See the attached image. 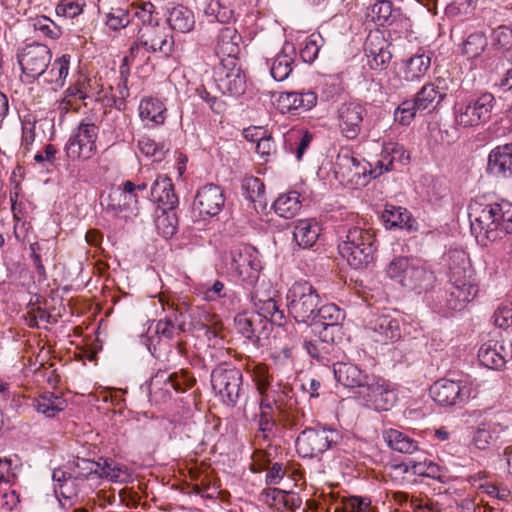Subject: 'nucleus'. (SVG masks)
<instances>
[{"instance_id": "37", "label": "nucleus", "mask_w": 512, "mask_h": 512, "mask_svg": "<svg viewBox=\"0 0 512 512\" xmlns=\"http://www.w3.org/2000/svg\"><path fill=\"white\" fill-rule=\"evenodd\" d=\"M33 406L46 417H54L66 408L67 402L62 396L46 391L34 399Z\"/></svg>"}, {"instance_id": "4", "label": "nucleus", "mask_w": 512, "mask_h": 512, "mask_svg": "<svg viewBox=\"0 0 512 512\" xmlns=\"http://www.w3.org/2000/svg\"><path fill=\"white\" fill-rule=\"evenodd\" d=\"M338 249L352 268L366 267L373 261L376 251L374 234L360 227L349 228Z\"/></svg>"}, {"instance_id": "25", "label": "nucleus", "mask_w": 512, "mask_h": 512, "mask_svg": "<svg viewBox=\"0 0 512 512\" xmlns=\"http://www.w3.org/2000/svg\"><path fill=\"white\" fill-rule=\"evenodd\" d=\"M234 322L237 332L254 344L260 340L264 330H266L264 320L254 313H239Z\"/></svg>"}, {"instance_id": "50", "label": "nucleus", "mask_w": 512, "mask_h": 512, "mask_svg": "<svg viewBox=\"0 0 512 512\" xmlns=\"http://www.w3.org/2000/svg\"><path fill=\"white\" fill-rule=\"evenodd\" d=\"M243 196L255 203L259 202L260 204L265 201V185L264 183L257 177L248 176L245 177L242 181L241 185Z\"/></svg>"}, {"instance_id": "60", "label": "nucleus", "mask_w": 512, "mask_h": 512, "mask_svg": "<svg viewBox=\"0 0 512 512\" xmlns=\"http://www.w3.org/2000/svg\"><path fill=\"white\" fill-rule=\"evenodd\" d=\"M276 421L269 411H261L258 418V432L264 440H271L276 434Z\"/></svg>"}, {"instance_id": "14", "label": "nucleus", "mask_w": 512, "mask_h": 512, "mask_svg": "<svg viewBox=\"0 0 512 512\" xmlns=\"http://www.w3.org/2000/svg\"><path fill=\"white\" fill-rule=\"evenodd\" d=\"M359 396L368 406L378 411L390 410L397 400L396 393L390 388V385L384 379L373 374L362 391L359 392Z\"/></svg>"}, {"instance_id": "22", "label": "nucleus", "mask_w": 512, "mask_h": 512, "mask_svg": "<svg viewBox=\"0 0 512 512\" xmlns=\"http://www.w3.org/2000/svg\"><path fill=\"white\" fill-rule=\"evenodd\" d=\"M151 199L157 209L174 210L179 201L172 180L166 175H158L151 186Z\"/></svg>"}, {"instance_id": "34", "label": "nucleus", "mask_w": 512, "mask_h": 512, "mask_svg": "<svg viewBox=\"0 0 512 512\" xmlns=\"http://www.w3.org/2000/svg\"><path fill=\"white\" fill-rule=\"evenodd\" d=\"M320 234L318 223L312 219H301L295 223L293 240L303 249L312 247Z\"/></svg>"}, {"instance_id": "2", "label": "nucleus", "mask_w": 512, "mask_h": 512, "mask_svg": "<svg viewBox=\"0 0 512 512\" xmlns=\"http://www.w3.org/2000/svg\"><path fill=\"white\" fill-rule=\"evenodd\" d=\"M449 258L451 259L449 266L451 286L446 299L447 306L452 310L460 311L476 297L478 288L472 278L470 261L465 252L453 251Z\"/></svg>"}, {"instance_id": "10", "label": "nucleus", "mask_w": 512, "mask_h": 512, "mask_svg": "<svg viewBox=\"0 0 512 512\" xmlns=\"http://www.w3.org/2000/svg\"><path fill=\"white\" fill-rule=\"evenodd\" d=\"M337 433L334 430L314 427L303 430L296 439V450L303 458L316 457L336 442Z\"/></svg>"}, {"instance_id": "48", "label": "nucleus", "mask_w": 512, "mask_h": 512, "mask_svg": "<svg viewBox=\"0 0 512 512\" xmlns=\"http://www.w3.org/2000/svg\"><path fill=\"white\" fill-rule=\"evenodd\" d=\"M478 358L487 368L498 370L504 367L501 354L497 352V340L491 339L483 343L479 348Z\"/></svg>"}, {"instance_id": "28", "label": "nucleus", "mask_w": 512, "mask_h": 512, "mask_svg": "<svg viewBox=\"0 0 512 512\" xmlns=\"http://www.w3.org/2000/svg\"><path fill=\"white\" fill-rule=\"evenodd\" d=\"M342 317L341 310L334 304H327L318 307L315 320L311 324L316 328L322 327L321 337L333 340V330H339V320Z\"/></svg>"}, {"instance_id": "11", "label": "nucleus", "mask_w": 512, "mask_h": 512, "mask_svg": "<svg viewBox=\"0 0 512 512\" xmlns=\"http://www.w3.org/2000/svg\"><path fill=\"white\" fill-rule=\"evenodd\" d=\"M99 128L91 122H81L66 144L67 156L72 159H90L96 152Z\"/></svg>"}, {"instance_id": "46", "label": "nucleus", "mask_w": 512, "mask_h": 512, "mask_svg": "<svg viewBox=\"0 0 512 512\" xmlns=\"http://www.w3.org/2000/svg\"><path fill=\"white\" fill-rule=\"evenodd\" d=\"M31 250V258L33 260V265L36 268V271L39 276L45 277L46 270L43 265V259L45 261L52 260L54 258V248L50 245L48 241L43 242H34L30 244Z\"/></svg>"}, {"instance_id": "44", "label": "nucleus", "mask_w": 512, "mask_h": 512, "mask_svg": "<svg viewBox=\"0 0 512 512\" xmlns=\"http://www.w3.org/2000/svg\"><path fill=\"white\" fill-rule=\"evenodd\" d=\"M412 277L411 285H407L406 288L416 291L419 294L432 289L436 282V276L434 272L421 261Z\"/></svg>"}, {"instance_id": "61", "label": "nucleus", "mask_w": 512, "mask_h": 512, "mask_svg": "<svg viewBox=\"0 0 512 512\" xmlns=\"http://www.w3.org/2000/svg\"><path fill=\"white\" fill-rule=\"evenodd\" d=\"M130 21L129 11L123 8H112L106 15V25L112 30L125 28Z\"/></svg>"}, {"instance_id": "38", "label": "nucleus", "mask_w": 512, "mask_h": 512, "mask_svg": "<svg viewBox=\"0 0 512 512\" xmlns=\"http://www.w3.org/2000/svg\"><path fill=\"white\" fill-rule=\"evenodd\" d=\"M91 80L79 79L74 85H71L66 91L61 105L65 110H77L79 108V101L92 98L90 93Z\"/></svg>"}, {"instance_id": "45", "label": "nucleus", "mask_w": 512, "mask_h": 512, "mask_svg": "<svg viewBox=\"0 0 512 512\" xmlns=\"http://www.w3.org/2000/svg\"><path fill=\"white\" fill-rule=\"evenodd\" d=\"M500 427L501 425L497 422H481L473 435L472 444L477 449H486L491 444V442L497 437L498 428Z\"/></svg>"}, {"instance_id": "13", "label": "nucleus", "mask_w": 512, "mask_h": 512, "mask_svg": "<svg viewBox=\"0 0 512 512\" xmlns=\"http://www.w3.org/2000/svg\"><path fill=\"white\" fill-rule=\"evenodd\" d=\"M364 338L376 345H387L401 338L400 321L390 315L371 317L363 330Z\"/></svg>"}, {"instance_id": "47", "label": "nucleus", "mask_w": 512, "mask_h": 512, "mask_svg": "<svg viewBox=\"0 0 512 512\" xmlns=\"http://www.w3.org/2000/svg\"><path fill=\"white\" fill-rule=\"evenodd\" d=\"M488 45L484 32L476 31L467 36L462 43V54L468 59H475L482 55Z\"/></svg>"}, {"instance_id": "1", "label": "nucleus", "mask_w": 512, "mask_h": 512, "mask_svg": "<svg viewBox=\"0 0 512 512\" xmlns=\"http://www.w3.org/2000/svg\"><path fill=\"white\" fill-rule=\"evenodd\" d=\"M471 230L484 242L505 240L512 247V203L506 200L486 202L483 198L471 200L468 206Z\"/></svg>"}, {"instance_id": "30", "label": "nucleus", "mask_w": 512, "mask_h": 512, "mask_svg": "<svg viewBox=\"0 0 512 512\" xmlns=\"http://www.w3.org/2000/svg\"><path fill=\"white\" fill-rule=\"evenodd\" d=\"M371 20L379 26L392 25L405 20L400 7H394L390 0H378L368 12Z\"/></svg>"}, {"instance_id": "41", "label": "nucleus", "mask_w": 512, "mask_h": 512, "mask_svg": "<svg viewBox=\"0 0 512 512\" xmlns=\"http://www.w3.org/2000/svg\"><path fill=\"white\" fill-rule=\"evenodd\" d=\"M301 207L300 195L296 191L279 195L273 203L275 213L286 219H291L297 215Z\"/></svg>"}, {"instance_id": "19", "label": "nucleus", "mask_w": 512, "mask_h": 512, "mask_svg": "<svg viewBox=\"0 0 512 512\" xmlns=\"http://www.w3.org/2000/svg\"><path fill=\"white\" fill-rule=\"evenodd\" d=\"M365 165L355 158L348 150L340 151L334 163L336 177L342 182L357 184L361 176L366 174Z\"/></svg>"}, {"instance_id": "24", "label": "nucleus", "mask_w": 512, "mask_h": 512, "mask_svg": "<svg viewBox=\"0 0 512 512\" xmlns=\"http://www.w3.org/2000/svg\"><path fill=\"white\" fill-rule=\"evenodd\" d=\"M276 102L281 113L298 109L309 110L316 105L317 94L313 91L284 92L278 96Z\"/></svg>"}, {"instance_id": "35", "label": "nucleus", "mask_w": 512, "mask_h": 512, "mask_svg": "<svg viewBox=\"0 0 512 512\" xmlns=\"http://www.w3.org/2000/svg\"><path fill=\"white\" fill-rule=\"evenodd\" d=\"M295 49L290 44H285L282 51L273 59L270 73L276 81H283L292 72Z\"/></svg>"}, {"instance_id": "27", "label": "nucleus", "mask_w": 512, "mask_h": 512, "mask_svg": "<svg viewBox=\"0 0 512 512\" xmlns=\"http://www.w3.org/2000/svg\"><path fill=\"white\" fill-rule=\"evenodd\" d=\"M241 36L234 27L227 26L221 28L217 36L215 53L222 62V58H234L240 53L239 43Z\"/></svg>"}, {"instance_id": "59", "label": "nucleus", "mask_w": 512, "mask_h": 512, "mask_svg": "<svg viewBox=\"0 0 512 512\" xmlns=\"http://www.w3.org/2000/svg\"><path fill=\"white\" fill-rule=\"evenodd\" d=\"M417 112L416 103L413 99L403 101L394 112V119L402 125H409Z\"/></svg>"}, {"instance_id": "52", "label": "nucleus", "mask_w": 512, "mask_h": 512, "mask_svg": "<svg viewBox=\"0 0 512 512\" xmlns=\"http://www.w3.org/2000/svg\"><path fill=\"white\" fill-rule=\"evenodd\" d=\"M70 60L71 56L69 54H63L60 58L56 59L47 74L46 81L62 87L69 74Z\"/></svg>"}, {"instance_id": "49", "label": "nucleus", "mask_w": 512, "mask_h": 512, "mask_svg": "<svg viewBox=\"0 0 512 512\" xmlns=\"http://www.w3.org/2000/svg\"><path fill=\"white\" fill-rule=\"evenodd\" d=\"M375 42L384 44L383 38H381L378 34L369 35L365 42V51L368 52V56L372 57V62H374L375 67H384L391 59V54L389 51L383 48V46L376 47Z\"/></svg>"}, {"instance_id": "15", "label": "nucleus", "mask_w": 512, "mask_h": 512, "mask_svg": "<svg viewBox=\"0 0 512 512\" xmlns=\"http://www.w3.org/2000/svg\"><path fill=\"white\" fill-rule=\"evenodd\" d=\"M147 189L146 183L135 184L130 180L123 183L122 187L111 190L105 202L102 203L107 211L118 214L124 210H133L137 207L139 192Z\"/></svg>"}, {"instance_id": "20", "label": "nucleus", "mask_w": 512, "mask_h": 512, "mask_svg": "<svg viewBox=\"0 0 512 512\" xmlns=\"http://www.w3.org/2000/svg\"><path fill=\"white\" fill-rule=\"evenodd\" d=\"M448 87L444 79L437 78L435 82L425 84L413 99L416 108L421 111L433 110L446 97Z\"/></svg>"}, {"instance_id": "3", "label": "nucleus", "mask_w": 512, "mask_h": 512, "mask_svg": "<svg viewBox=\"0 0 512 512\" xmlns=\"http://www.w3.org/2000/svg\"><path fill=\"white\" fill-rule=\"evenodd\" d=\"M153 12L154 5L150 2H143L135 7V16L142 24L138 30V42L130 48L131 56L138 49V45L149 52H159L164 56H169L173 50V37L154 19Z\"/></svg>"}, {"instance_id": "40", "label": "nucleus", "mask_w": 512, "mask_h": 512, "mask_svg": "<svg viewBox=\"0 0 512 512\" xmlns=\"http://www.w3.org/2000/svg\"><path fill=\"white\" fill-rule=\"evenodd\" d=\"M382 217L387 225L407 230L414 229L415 220L411 213L403 207L386 204Z\"/></svg>"}, {"instance_id": "8", "label": "nucleus", "mask_w": 512, "mask_h": 512, "mask_svg": "<svg viewBox=\"0 0 512 512\" xmlns=\"http://www.w3.org/2000/svg\"><path fill=\"white\" fill-rule=\"evenodd\" d=\"M195 379L185 371L171 373L158 372L150 381V399L155 403H165L171 398V392L183 393L190 389Z\"/></svg>"}, {"instance_id": "29", "label": "nucleus", "mask_w": 512, "mask_h": 512, "mask_svg": "<svg viewBox=\"0 0 512 512\" xmlns=\"http://www.w3.org/2000/svg\"><path fill=\"white\" fill-rule=\"evenodd\" d=\"M419 263L418 259L400 256L389 263L386 272L389 278L406 288L407 285H411V278Z\"/></svg>"}, {"instance_id": "26", "label": "nucleus", "mask_w": 512, "mask_h": 512, "mask_svg": "<svg viewBox=\"0 0 512 512\" xmlns=\"http://www.w3.org/2000/svg\"><path fill=\"white\" fill-rule=\"evenodd\" d=\"M263 501L277 511L293 512L300 507L302 499L297 493L287 492L278 488H268L262 493Z\"/></svg>"}, {"instance_id": "56", "label": "nucleus", "mask_w": 512, "mask_h": 512, "mask_svg": "<svg viewBox=\"0 0 512 512\" xmlns=\"http://www.w3.org/2000/svg\"><path fill=\"white\" fill-rule=\"evenodd\" d=\"M383 149L387 160H391V167L393 169L394 163H400L401 165L409 163L410 156L403 145L395 142H389L384 144Z\"/></svg>"}, {"instance_id": "12", "label": "nucleus", "mask_w": 512, "mask_h": 512, "mask_svg": "<svg viewBox=\"0 0 512 512\" xmlns=\"http://www.w3.org/2000/svg\"><path fill=\"white\" fill-rule=\"evenodd\" d=\"M52 58L50 49L39 43L26 45L17 55L18 63L26 77L35 80L43 75Z\"/></svg>"}, {"instance_id": "33", "label": "nucleus", "mask_w": 512, "mask_h": 512, "mask_svg": "<svg viewBox=\"0 0 512 512\" xmlns=\"http://www.w3.org/2000/svg\"><path fill=\"white\" fill-rule=\"evenodd\" d=\"M492 47L501 52L494 55L497 60L494 69L503 68L504 62L512 58V30L504 25L497 27L492 33Z\"/></svg>"}, {"instance_id": "17", "label": "nucleus", "mask_w": 512, "mask_h": 512, "mask_svg": "<svg viewBox=\"0 0 512 512\" xmlns=\"http://www.w3.org/2000/svg\"><path fill=\"white\" fill-rule=\"evenodd\" d=\"M430 394L433 400L441 406H455L466 402L470 391L460 382L440 379L431 386Z\"/></svg>"}, {"instance_id": "18", "label": "nucleus", "mask_w": 512, "mask_h": 512, "mask_svg": "<svg viewBox=\"0 0 512 512\" xmlns=\"http://www.w3.org/2000/svg\"><path fill=\"white\" fill-rule=\"evenodd\" d=\"M225 197L218 185L206 184L196 194L194 207L201 216L214 217L223 209Z\"/></svg>"}, {"instance_id": "39", "label": "nucleus", "mask_w": 512, "mask_h": 512, "mask_svg": "<svg viewBox=\"0 0 512 512\" xmlns=\"http://www.w3.org/2000/svg\"><path fill=\"white\" fill-rule=\"evenodd\" d=\"M431 66V58L425 53H417L404 62L403 77L406 81L420 80Z\"/></svg>"}, {"instance_id": "58", "label": "nucleus", "mask_w": 512, "mask_h": 512, "mask_svg": "<svg viewBox=\"0 0 512 512\" xmlns=\"http://www.w3.org/2000/svg\"><path fill=\"white\" fill-rule=\"evenodd\" d=\"M231 256L233 262L232 266L240 275L247 271V267L253 268L251 249L249 247L244 246L233 250Z\"/></svg>"}, {"instance_id": "62", "label": "nucleus", "mask_w": 512, "mask_h": 512, "mask_svg": "<svg viewBox=\"0 0 512 512\" xmlns=\"http://www.w3.org/2000/svg\"><path fill=\"white\" fill-rule=\"evenodd\" d=\"M252 376L260 395H264L270 386L271 380L268 367L265 364L260 363L253 365Z\"/></svg>"}, {"instance_id": "32", "label": "nucleus", "mask_w": 512, "mask_h": 512, "mask_svg": "<svg viewBox=\"0 0 512 512\" xmlns=\"http://www.w3.org/2000/svg\"><path fill=\"white\" fill-rule=\"evenodd\" d=\"M183 314L171 306L166 316L156 323L155 332L160 339L172 340L185 331Z\"/></svg>"}, {"instance_id": "9", "label": "nucleus", "mask_w": 512, "mask_h": 512, "mask_svg": "<svg viewBox=\"0 0 512 512\" xmlns=\"http://www.w3.org/2000/svg\"><path fill=\"white\" fill-rule=\"evenodd\" d=\"M214 82L223 95L239 96L246 89V77L234 58H222L214 69Z\"/></svg>"}, {"instance_id": "53", "label": "nucleus", "mask_w": 512, "mask_h": 512, "mask_svg": "<svg viewBox=\"0 0 512 512\" xmlns=\"http://www.w3.org/2000/svg\"><path fill=\"white\" fill-rule=\"evenodd\" d=\"M303 347L306 352L314 359L319 362L328 361L329 348L331 344L328 342L327 338H315V339H304Z\"/></svg>"}, {"instance_id": "63", "label": "nucleus", "mask_w": 512, "mask_h": 512, "mask_svg": "<svg viewBox=\"0 0 512 512\" xmlns=\"http://www.w3.org/2000/svg\"><path fill=\"white\" fill-rule=\"evenodd\" d=\"M345 512H376L371 500L366 497L351 496L344 502Z\"/></svg>"}, {"instance_id": "7", "label": "nucleus", "mask_w": 512, "mask_h": 512, "mask_svg": "<svg viewBox=\"0 0 512 512\" xmlns=\"http://www.w3.org/2000/svg\"><path fill=\"white\" fill-rule=\"evenodd\" d=\"M212 388L227 406H235L239 400L243 375L240 369L231 365H219L211 373Z\"/></svg>"}, {"instance_id": "57", "label": "nucleus", "mask_w": 512, "mask_h": 512, "mask_svg": "<svg viewBox=\"0 0 512 512\" xmlns=\"http://www.w3.org/2000/svg\"><path fill=\"white\" fill-rule=\"evenodd\" d=\"M323 38L321 35L311 34L305 41L300 50V56L306 63H312L316 60Z\"/></svg>"}, {"instance_id": "55", "label": "nucleus", "mask_w": 512, "mask_h": 512, "mask_svg": "<svg viewBox=\"0 0 512 512\" xmlns=\"http://www.w3.org/2000/svg\"><path fill=\"white\" fill-rule=\"evenodd\" d=\"M100 462H95L90 459L77 458L70 463V470L76 479L84 480L91 474H97L99 472Z\"/></svg>"}, {"instance_id": "31", "label": "nucleus", "mask_w": 512, "mask_h": 512, "mask_svg": "<svg viewBox=\"0 0 512 512\" xmlns=\"http://www.w3.org/2000/svg\"><path fill=\"white\" fill-rule=\"evenodd\" d=\"M488 169L503 177L512 176V143L499 145L490 151Z\"/></svg>"}, {"instance_id": "64", "label": "nucleus", "mask_w": 512, "mask_h": 512, "mask_svg": "<svg viewBox=\"0 0 512 512\" xmlns=\"http://www.w3.org/2000/svg\"><path fill=\"white\" fill-rule=\"evenodd\" d=\"M494 323L499 328L507 329L512 326V303L501 305L494 313Z\"/></svg>"}, {"instance_id": "16", "label": "nucleus", "mask_w": 512, "mask_h": 512, "mask_svg": "<svg viewBox=\"0 0 512 512\" xmlns=\"http://www.w3.org/2000/svg\"><path fill=\"white\" fill-rule=\"evenodd\" d=\"M367 114L365 106L357 102H346L339 106L337 111L338 127L341 134L354 140L361 132L364 116Z\"/></svg>"}, {"instance_id": "51", "label": "nucleus", "mask_w": 512, "mask_h": 512, "mask_svg": "<svg viewBox=\"0 0 512 512\" xmlns=\"http://www.w3.org/2000/svg\"><path fill=\"white\" fill-rule=\"evenodd\" d=\"M173 210L157 209L155 226L160 235L169 238L176 233L177 218Z\"/></svg>"}, {"instance_id": "43", "label": "nucleus", "mask_w": 512, "mask_h": 512, "mask_svg": "<svg viewBox=\"0 0 512 512\" xmlns=\"http://www.w3.org/2000/svg\"><path fill=\"white\" fill-rule=\"evenodd\" d=\"M166 108L158 99L155 98H147L143 99L139 105V115L143 121H149L156 125L163 124L166 116H165Z\"/></svg>"}, {"instance_id": "54", "label": "nucleus", "mask_w": 512, "mask_h": 512, "mask_svg": "<svg viewBox=\"0 0 512 512\" xmlns=\"http://www.w3.org/2000/svg\"><path fill=\"white\" fill-rule=\"evenodd\" d=\"M98 475L113 482H125L129 478L127 470L112 460H104L103 463H100Z\"/></svg>"}, {"instance_id": "5", "label": "nucleus", "mask_w": 512, "mask_h": 512, "mask_svg": "<svg viewBox=\"0 0 512 512\" xmlns=\"http://www.w3.org/2000/svg\"><path fill=\"white\" fill-rule=\"evenodd\" d=\"M496 99L492 93L483 92L477 97L457 103L454 107L455 124L461 128L478 127L492 116Z\"/></svg>"}, {"instance_id": "21", "label": "nucleus", "mask_w": 512, "mask_h": 512, "mask_svg": "<svg viewBox=\"0 0 512 512\" xmlns=\"http://www.w3.org/2000/svg\"><path fill=\"white\" fill-rule=\"evenodd\" d=\"M335 379L344 387L357 388L358 393L369 381L371 374L362 371L357 365L348 362H338L333 365Z\"/></svg>"}, {"instance_id": "23", "label": "nucleus", "mask_w": 512, "mask_h": 512, "mask_svg": "<svg viewBox=\"0 0 512 512\" xmlns=\"http://www.w3.org/2000/svg\"><path fill=\"white\" fill-rule=\"evenodd\" d=\"M251 298L256 309L255 314L264 320L266 326L268 322L278 326L285 323L284 311L280 310L277 301L273 297L263 295L256 290Z\"/></svg>"}, {"instance_id": "6", "label": "nucleus", "mask_w": 512, "mask_h": 512, "mask_svg": "<svg viewBox=\"0 0 512 512\" xmlns=\"http://www.w3.org/2000/svg\"><path fill=\"white\" fill-rule=\"evenodd\" d=\"M289 314L299 323L315 320L320 297L316 289L307 281L295 282L287 293Z\"/></svg>"}, {"instance_id": "36", "label": "nucleus", "mask_w": 512, "mask_h": 512, "mask_svg": "<svg viewBox=\"0 0 512 512\" xmlns=\"http://www.w3.org/2000/svg\"><path fill=\"white\" fill-rule=\"evenodd\" d=\"M383 439L394 451L412 454L419 450L418 442L397 429H386L383 431Z\"/></svg>"}, {"instance_id": "42", "label": "nucleus", "mask_w": 512, "mask_h": 512, "mask_svg": "<svg viewBox=\"0 0 512 512\" xmlns=\"http://www.w3.org/2000/svg\"><path fill=\"white\" fill-rule=\"evenodd\" d=\"M167 21L172 30L181 33L190 32L195 25L193 12L182 5H177L169 11Z\"/></svg>"}]
</instances>
